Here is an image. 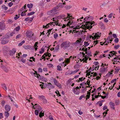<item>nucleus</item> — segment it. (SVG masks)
Returning a JSON list of instances; mask_svg holds the SVG:
<instances>
[{"label": "nucleus", "instance_id": "obj_1", "mask_svg": "<svg viewBox=\"0 0 120 120\" xmlns=\"http://www.w3.org/2000/svg\"><path fill=\"white\" fill-rule=\"evenodd\" d=\"M68 16L67 17L64 18V21H68V23L67 24V26H69L71 25V23H72L73 21L72 19L74 18H72V16H70V15L69 14H67Z\"/></svg>", "mask_w": 120, "mask_h": 120}, {"label": "nucleus", "instance_id": "obj_2", "mask_svg": "<svg viewBox=\"0 0 120 120\" xmlns=\"http://www.w3.org/2000/svg\"><path fill=\"white\" fill-rule=\"evenodd\" d=\"M58 7H55L52 10L47 12V14L49 15H54L56 13V12L58 11Z\"/></svg>", "mask_w": 120, "mask_h": 120}, {"label": "nucleus", "instance_id": "obj_3", "mask_svg": "<svg viewBox=\"0 0 120 120\" xmlns=\"http://www.w3.org/2000/svg\"><path fill=\"white\" fill-rule=\"evenodd\" d=\"M70 45V43L69 41H65L62 43L60 45L61 48L64 47V49H66Z\"/></svg>", "mask_w": 120, "mask_h": 120}, {"label": "nucleus", "instance_id": "obj_4", "mask_svg": "<svg viewBox=\"0 0 120 120\" xmlns=\"http://www.w3.org/2000/svg\"><path fill=\"white\" fill-rule=\"evenodd\" d=\"M101 36V33L100 32H97L96 33H93L91 36L93 39H98Z\"/></svg>", "mask_w": 120, "mask_h": 120}, {"label": "nucleus", "instance_id": "obj_5", "mask_svg": "<svg viewBox=\"0 0 120 120\" xmlns=\"http://www.w3.org/2000/svg\"><path fill=\"white\" fill-rule=\"evenodd\" d=\"M5 62H3V60H1V61H0V64L2 65L1 66V68L3 70H4L5 72H7L8 71L9 69H8L7 67H6V66L3 65V64H4Z\"/></svg>", "mask_w": 120, "mask_h": 120}, {"label": "nucleus", "instance_id": "obj_6", "mask_svg": "<svg viewBox=\"0 0 120 120\" xmlns=\"http://www.w3.org/2000/svg\"><path fill=\"white\" fill-rule=\"evenodd\" d=\"M1 43L2 44H5L9 42L8 39L7 38H2L0 39Z\"/></svg>", "mask_w": 120, "mask_h": 120}, {"label": "nucleus", "instance_id": "obj_7", "mask_svg": "<svg viewBox=\"0 0 120 120\" xmlns=\"http://www.w3.org/2000/svg\"><path fill=\"white\" fill-rule=\"evenodd\" d=\"M35 106H33V108L34 109H36L37 110H38L40 112L41 111L42 108L41 107L38 105H37V104H36L34 105Z\"/></svg>", "mask_w": 120, "mask_h": 120}, {"label": "nucleus", "instance_id": "obj_8", "mask_svg": "<svg viewBox=\"0 0 120 120\" xmlns=\"http://www.w3.org/2000/svg\"><path fill=\"white\" fill-rule=\"evenodd\" d=\"M104 67V66H103L100 70V72L101 73H104L105 71H107V67L105 68Z\"/></svg>", "mask_w": 120, "mask_h": 120}, {"label": "nucleus", "instance_id": "obj_9", "mask_svg": "<svg viewBox=\"0 0 120 120\" xmlns=\"http://www.w3.org/2000/svg\"><path fill=\"white\" fill-rule=\"evenodd\" d=\"M5 27V24L2 22H0V30L4 29Z\"/></svg>", "mask_w": 120, "mask_h": 120}, {"label": "nucleus", "instance_id": "obj_10", "mask_svg": "<svg viewBox=\"0 0 120 120\" xmlns=\"http://www.w3.org/2000/svg\"><path fill=\"white\" fill-rule=\"evenodd\" d=\"M4 108L6 111H9L11 109V107L8 105H6L4 107Z\"/></svg>", "mask_w": 120, "mask_h": 120}, {"label": "nucleus", "instance_id": "obj_11", "mask_svg": "<svg viewBox=\"0 0 120 120\" xmlns=\"http://www.w3.org/2000/svg\"><path fill=\"white\" fill-rule=\"evenodd\" d=\"M86 24V27L88 29L90 28V26H92V25L93 23V22H92L90 23L89 22H87Z\"/></svg>", "mask_w": 120, "mask_h": 120}, {"label": "nucleus", "instance_id": "obj_12", "mask_svg": "<svg viewBox=\"0 0 120 120\" xmlns=\"http://www.w3.org/2000/svg\"><path fill=\"white\" fill-rule=\"evenodd\" d=\"M16 49L15 48H13L10 51V55L11 56H12L15 54L16 52Z\"/></svg>", "mask_w": 120, "mask_h": 120}, {"label": "nucleus", "instance_id": "obj_13", "mask_svg": "<svg viewBox=\"0 0 120 120\" xmlns=\"http://www.w3.org/2000/svg\"><path fill=\"white\" fill-rule=\"evenodd\" d=\"M46 86L49 88H53L54 86L50 83H48L46 84Z\"/></svg>", "mask_w": 120, "mask_h": 120}, {"label": "nucleus", "instance_id": "obj_14", "mask_svg": "<svg viewBox=\"0 0 120 120\" xmlns=\"http://www.w3.org/2000/svg\"><path fill=\"white\" fill-rule=\"evenodd\" d=\"M26 36L28 38H31L32 37L34 34H32L31 32L26 33Z\"/></svg>", "mask_w": 120, "mask_h": 120}, {"label": "nucleus", "instance_id": "obj_15", "mask_svg": "<svg viewBox=\"0 0 120 120\" xmlns=\"http://www.w3.org/2000/svg\"><path fill=\"white\" fill-rule=\"evenodd\" d=\"M109 105H110L111 108L113 109H114L115 108L114 107L115 106V104L114 103L112 102H110Z\"/></svg>", "mask_w": 120, "mask_h": 120}, {"label": "nucleus", "instance_id": "obj_16", "mask_svg": "<svg viewBox=\"0 0 120 120\" xmlns=\"http://www.w3.org/2000/svg\"><path fill=\"white\" fill-rule=\"evenodd\" d=\"M33 19V18H30L28 17L26 18L25 19V21H31Z\"/></svg>", "mask_w": 120, "mask_h": 120}, {"label": "nucleus", "instance_id": "obj_17", "mask_svg": "<svg viewBox=\"0 0 120 120\" xmlns=\"http://www.w3.org/2000/svg\"><path fill=\"white\" fill-rule=\"evenodd\" d=\"M73 91L75 94H79V91L76 89H74L73 90Z\"/></svg>", "mask_w": 120, "mask_h": 120}, {"label": "nucleus", "instance_id": "obj_18", "mask_svg": "<svg viewBox=\"0 0 120 120\" xmlns=\"http://www.w3.org/2000/svg\"><path fill=\"white\" fill-rule=\"evenodd\" d=\"M26 5L24 6V7L22 8L21 9V11L23 12H26L27 11V10H26Z\"/></svg>", "mask_w": 120, "mask_h": 120}, {"label": "nucleus", "instance_id": "obj_19", "mask_svg": "<svg viewBox=\"0 0 120 120\" xmlns=\"http://www.w3.org/2000/svg\"><path fill=\"white\" fill-rule=\"evenodd\" d=\"M39 98L40 100H42L43 101L44 100L45 97L43 95L39 96L38 97Z\"/></svg>", "mask_w": 120, "mask_h": 120}, {"label": "nucleus", "instance_id": "obj_20", "mask_svg": "<svg viewBox=\"0 0 120 120\" xmlns=\"http://www.w3.org/2000/svg\"><path fill=\"white\" fill-rule=\"evenodd\" d=\"M88 59H89V60H91V58H90L88 57L87 58V57L86 56L84 58H83L82 60H85L86 63L87 62L86 61H87V60H88Z\"/></svg>", "mask_w": 120, "mask_h": 120}, {"label": "nucleus", "instance_id": "obj_21", "mask_svg": "<svg viewBox=\"0 0 120 120\" xmlns=\"http://www.w3.org/2000/svg\"><path fill=\"white\" fill-rule=\"evenodd\" d=\"M120 69V68L119 67H116V68L115 69V74L119 72Z\"/></svg>", "mask_w": 120, "mask_h": 120}, {"label": "nucleus", "instance_id": "obj_22", "mask_svg": "<svg viewBox=\"0 0 120 120\" xmlns=\"http://www.w3.org/2000/svg\"><path fill=\"white\" fill-rule=\"evenodd\" d=\"M116 57H115L112 60V61H115V60L116 59H119L120 60V55H119L118 56H116Z\"/></svg>", "mask_w": 120, "mask_h": 120}, {"label": "nucleus", "instance_id": "obj_23", "mask_svg": "<svg viewBox=\"0 0 120 120\" xmlns=\"http://www.w3.org/2000/svg\"><path fill=\"white\" fill-rule=\"evenodd\" d=\"M56 6H58V8L59 7H60L61 8H62L64 6V5H63V4L62 3H60L58 5Z\"/></svg>", "mask_w": 120, "mask_h": 120}, {"label": "nucleus", "instance_id": "obj_24", "mask_svg": "<svg viewBox=\"0 0 120 120\" xmlns=\"http://www.w3.org/2000/svg\"><path fill=\"white\" fill-rule=\"evenodd\" d=\"M42 110L41 111H40V112L39 113V116L41 118L42 116H44V113L42 112Z\"/></svg>", "mask_w": 120, "mask_h": 120}, {"label": "nucleus", "instance_id": "obj_25", "mask_svg": "<svg viewBox=\"0 0 120 120\" xmlns=\"http://www.w3.org/2000/svg\"><path fill=\"white\" fill-rule=\"evenodd\" d=\"M8 112L9 111H6L4 112V115L7 117H8L9 115V113Z\"/></svg>", "mask_w": 120, "mask_h": 120}, {"label": "nucleus", "instance_id": "obj_26", "mask_svg": "<svg viewBox=\"0 0 120 120\" xmlns=\"http://www.w3.org/2000/svg\"><path fill=\"white\" fill-rule=\"evenodd\" d=\"M59 47L60 46L59 45H58L56 46L55 49L56 51L57 52L58 51Z\"/></svg>", "mask_w": 120, "mask_h": 120}, {"label": "nucleus", "instance_id": "obj_27", "mask_svg": "<svg viewBox=\"0 0 120 120\" xmlns=\"http://www.w3.org/2000/svg\"><path fill=\"white\" fill-rule=\"evenodd\" d=\"M33 4H32L30 3V4H27V6L29 8H31L33 7Z\"/></svg>", "mask_w": 120, "mask_h": 120}, {"label": "nucleus", "instance_id": "obj_28", "mask_svg": "<svg viewBox=\"0 0 120 120\" xmlns=\"http://www.w3.org/2000/svg\"><path fill=\"white\" fill-rule=\"evenodd\" d=\"M2 8L3 9L5 10H6L8 9V7H7L5 6L4 5H3L2 6Z\"/></svg>", "mask_w": 120, "mask_h": 120}, {"label": "nucleus", "instance_id": "obj_29", "mask_svg": "<svg viewBox=\"0 0 120 120\" xmlns=\"http://www.w3.org/2000/svg\"><path fill=\"white\" fill-rule=\"evenodd\" d=\"M34 74L35 75H36V76H36L38 78H39V76H40V75L39 74H38L36 71H35V73H34Z\"/></svg>", "mask_w": 120, "mask_h": 120}, {"label": "nucleus", "instance_id": "obj_30", "mask_svg": "<svg viewBox=\"0 0 120 120\" xmlns=\"http://www.w3.org/2000/svg\"><path fill=\"white\" fill-rule=\"evenodd\" d=\"M35 12L34 11H32L30 13H29L27 14V16H29L30 15H32L34 14Z\"/></svg>", "mask_w": 120, "mask_h": 120}, {"label": "nucleus", "instance_id": "obj_31", "mask_svg": "<svg viewBox=\"0 0 120 120\" xmlns=\"http://www.w3.org/2000/svg\"><path fill=\"white\" fill-rule=\"evenodd\" d=\"M20 29V27L19 26H17L14 30H15L16 31H18Z\"/></svg>", "mask_w": 120, "mask_h": 120}, {"label": "nucleus", "instance_id": "obj_32", "mask_svg": "<svg viewBox=\"0 0 120 120\" xmlns=\"http://www.w3.org/2000/svg\"><path fill=\"white\" fill-rule=\"evenodd\" d=\"M59 21L55 22V24H56V25H58L59 26H61L62 25L60 23H59V22H58Z\"/></svg>", "mask_w": 120, "mask_h": 120}, {"label": "nucleus", "instance_id": "obj_33", "mask_svg": "<svg viewBox=\"0 0 120 120\" xmlns=\"http://www.w3.org/2000/svg\"><path fill=\"white\" fill-rule=\"evenodd\" d=\"M8 97L9 98V99L11 101L12 103L13 104H14V101H13L12 99L11 98V97H10V96L9 95H8Z\"/></svg>", "mask_w": 120, "mask_h": 120}, {"label": "nucleus", "instance_id": "obj_34", "mask_svg": "<svg viewBox=\"0 0 120 120\" xmlns=\"http://www.w3.org/2000/svg\"><path fill=\"white\" fill-rule=\"evenodd\" d=\"M71 7L70 6H65L64 7L65 9H66L67 10H68L70 8H71Z\"/></svg>", "mask_w": 120, "mask_h": 120}, {"label": "nucleus", "instance_id": "obj_35", "mask_svg": "<svg viewBox=\"0 0 120 120\" xmlns=\"http://www.w3.org/2000/svg\"><path fill=\"white\" fill-rule=\"evenodd\" d=\"M53 82L56 85L59 83V82H58L55 79H54Z\"/></svg>", "mask_w": 120, "mask_h": 120}, {"label": "nucleus", "instance_id": "obj_36", "mask_svg": "<svg viewBox=\"0 0 120 120\" xmlns=\"http://www.w3.org/2000/svg\"><path fill=\"white\" fill-rule=\"evenodd\" d=\"M25 42V41L24 40L22 41L21 42V43H20L19 44V46H21Z\"/></svg>", "mask_w": 120, "mask_h": 120}, {"label": "nucleus", "instance_id": "obj_37", "mask_svg": "<svg viewBox=\"0 0 120 120\" xmlns=\"http://www.w3.org/2000/svg\"><path fill=\"white\" fill-rule=\"evenodd\" d=\"M57 69L58 70L60 71H61L62 70V69L61 68V67L60 66H57Z\"/></svg>", "mask_w": 120, "mask_h": 120}, {"label": "nucleus", "instance_id": "obj_38", "mask_svg": "<svg viewBox=\"0 0 120 120\" xmlns=\"http://www.w3.org/2000/svg\"><path fill=\"white\" fill-rule=\"evenodd\" d=\"M26 12H23L22 11V12L21 13V15L22 16H25L26 15V14L25 13Z\"/></svg>", "mask_w": 120, "mask_h": 120}, {"label": "nucleus", "instance_id": "obj_39", "mask_svg": "<svg viewBox=\"0 0 120 120\" xmlns=\"http://www.w3.org/2000/svg\"><path fill=\"white\" fill-rule=\"evenodd\" d=\"M44 50L43 48H42L41 49V51H40L39 52L40 53L42 54L44 52Z\"/></svg>", "mask_w": 120, "mask_h": 120}, {"label": "nucleus", "instance_id": "obj_40", "mask_svg": "<svg viewBox=\"0 0 120 120\" xmlns=\"http://www.w3.org/2000/svg\"><path fill=\"white\" fill-rule=\"evenodd\" d=\"M58 34L56 33L54 35V37L55 39H56L58 37Z\"/></svg>", "mask_w": 120, "mask_h": 120}, {"label": "nucleus", "instance_id": "obj_41", "mask_svg": "<svg viewBox=\"0 0 120 120\" xmlns=\"http://www.w3.org/2000/svg\"><path fill=\"white\" fill-rule=\"evenodd\" d=\"M70 60V58L66 59L65 61L66 63H68L69 62Z\"/></svg>", "mask_w": 120, "mask_h": 120}, {"label": "nucleus", "instance_id": "obj_42", "mask_svg": "<svg viewBox=\"0 0 120 120\" xmlns=\"http://www.w3.org/2000/svg\"><path fill=\"white\" fill-rule=\"evenodd\" d=\"M39 111L37 110H36L35 111V114L36 115H38V112Z\"/></svg>", "mask_w": 120, "mask_h": 120}, {"label": "nucleus", "instance_id": "obj_43", "mask_svg": "<svg viewBox=\"0 0 120 120\" xmlns=\"http://www.w3.org/2000/svg\"><path fill=\"white\" fill-rule=\"evenodd\" d=\"M99 24V25L101 26L102 27H103L104 26L103 23L101 22H100Z\"/></svg>", "mask_w": 120, "mask_h": 120}, {"label": "nucleus", "instance_id": "obj_44", "mask_svg": "<svg viewBox=\"0 0 120 120\" xmlns=\"http://www.w3.org/2000/svg\"><path fill=\"white\" fill-rule=\"evenodd\" d=\"M120 45H115L114 46V48L116 49H117L120 47Z\"/></svg>", "mask_w": 120, "mask_h": 120}, {"label": "nucleus", "instance_id": "obj_45", "mask_svg": "<svg viewBox=\"0 0 120 120\" xmlns=\"http://www.w3.org/2000/svg\"><path fill=\"white\" fill-rule=\"evenodd\" d=\"M31 95H30V96H28V97H30L29 98V99H28V97H27L26 98V100H28V101H29L30 102V101L29 99H31L32 98L31 97Z\"/></svg>", "mask_w": 120, "mask_h": 120}, {"label": "nucleus", "instance_id": "obj_46", "mask_svg": "<svg viewBox=\"0 0 120 120\" xmlns=\"http://www.w3.org/2000/svg\"><path fill=\"white\" fill-rule=\"evenodd\" d=\"M43 101V102L44 104H46L47 103V101L46 99L45 98L44 99V100Z\"/></svg>", "mask_w": 120, "mask_h": 120}, {"label": "nucleus", "instance_id": "obj_47", "mask_svg": "<svg viewBox=\"0 0 120 120\" xmlns=\"http://www.w3.org/2000/svg\"><path fill=\"white\" fill-rule=\"evenodd\" d=\"M115 62H116V63L117 64V62L120 63V60L118 59H116L115 60V61H114Z\"/></svg>", "mask_w": 120, "mask_h": 120}, {"label": "nucleus", "instance_id": "obj_48", "mask_svg": "<svg viewBox=\"0 0 120 120\" xmlns=\"http://www.w3.org/2000/svg\"><path fill=\"white\" fill-rule=\"evenodd\" d=\"M90 92H88L87 93V95L86 96V97H88V99L90 97Z\"/></svg>", "mask_w": 120, "mask_h": 120}, {"label": "nucleus", "instance_id": "obj_49", "mask_svg": "<svg viewBox=\"0 0 120 120\" xmlns=\"http://www.w3.org/2000/svg\"><path fill=\"white\" fill-rule=\"evenodd\" d=\"M85 79V78L82 77L79 78V81H82L83 80H84Z\"/></svg>", "mask_w": 120, "mask_h": 120}, {"label": "nucleus", "instance_id": "obj_50", "mask_svg": "<svg viewBox=\"0 0 120 120\" xmlns=\"http://www.w3.org/2000/svg\"><path fill=\"white\" fill-rule=\"evenodd\" d=\"M56 85L60 88H61V84H60L59 83L57 84Z\"/></svg>", "mask_w": 120, "mask_h": 120}, {"label": "nucleus", "instance_id": "obj_51", "mask_svg": "<svg viewBox=\"0 0 120 120\" xmlns=\"http://www.w3.org/2000/svg\"><path fill=\"white\" fill-rule=\"evenodd\" d=\"M13 4V3L11 2L8 3V5L10 7H11L12 6Z\"/></svg>", "mask_w": 120, "mask_h": 120}, {"label": "nucleus", "instance_id": "obj_52", "mask_svg": "<svg viewBox=\"0 0 120 120\" xmlns=\"http://www.w3.org/2000/svg\"><path fill=\"white\" fill-rule=\"evenodd\" d=\"M21 36V35L20 34H19L17 35L16 38V39H17L20 38Z\"/></svg>", "mask_w": 120, "mask_h": 120}, {"label": "nucleus", "instance_id": "obj_53", "mask_svg": "<svg viewBox=\"0 0 120 120\" xmlns=\"http://www.w3.org/2000/svg\"><path fill=\"white\" fill-rule=\"evenodd\" d=\"M5 102V101H4L3 100L2 101L1 103L2 106H4Z\"/></svg>", "mask_w": 120, "mask_h": 120}, {"label": "nucleus", "instance_id": "obj_54", "mask_svg": "<svg viewBox=\"0 0 120 120\" xmlns=\"http://www.w3.org/2000/svg\"><path fill=\"white\" fill-rule=\"evenodd\" d=\"M38 71L39 72H42V70L41 68H39L38 69Z\"/></svg>", "mask_w": 120, "mask_h": 120}, {"label": "nucleus", "instance_id": "obj_55", "mask_svg": "<svg viewBox=\"0 0 120 120\" xmlns=\"http://www.w3.org/2000/svg\"><path fill=\"white\" fill-rule=\"evenodd\" d=\"M49 118L50 120H53L54 119L52 116H49Z\"/></svg>", "mask_w": 120, "mask_h": 120}, {"label": "nucleus", "instance_id": "obj_56", "mask_svg": "<svg viewBox=\"0 0 120 120\" xmlns=\"http://www.w3.org/2000/svg\"><path fill=\"white\" fill-rule=\"evenodd\" d=\"M94 64L95 66H99L98 65L99 64V63L98 62H94Z\"/></svg>", "mask_w": 120, "mask_h": 120}, {"label": "nucleus", "instance_id": "obj_57", "mask_svg": "<svg viewBox=\"0 0 120 120\" xmlns=\"http://www.w3.org/2000/svg\"><path fill=\"white\" fill-rule=\"evenodd\" d=\"M3 117V114L2 113H0V119H1Z\"/></svg>", "mask_w": 120, "mask_h": 120}, {"label": "nucleus", "instance_id": "obj_58", "mask_svg": "<svg viewBox=\"0 0 120 120\" xmlns=\"http://www.w3.org/2000/svg\"><path fill=\"white\" fill-rule=\"evenodd\" d=\"M81 40V39H80L79 40H77L76 42V43H79V42Z\"/></svg>", "mask_w": 120, "mask_h": 120}, {"label": "nucleus", "instance_id": "obj_59", "mask_svg": "<svg viewBox=\"0 0 120 120\" xmlns=\"http://www.w3.org/2000/svg\"><path fill=\"white\" fill-rule=\"evenodd\" d=\"M113 14L112 13H111L109 14L108 16V17L109 18H112Z\"/></svg>", "mask_w": 120, "mask_h": 120}, {"label": "nucleus", "instance_id": "obj_60", "mask_svg": "<svg viewBox=\"0 0 120 120\" xmlns=\"http://www.w3.org/2000/svg\"><path fill=\"white\" fill-rule=\"evenodd\" d=\"M3 87L4 89H5L6 90H7V87L4 84L3 85Z\"/></svg>", "mask_w": 120, "mask_h": 120}, {"label": "nucleus", "instance_id": "obj_61", "mask_svg": "<svg viewBox=\"0 0 120 120\" xmlns=\"http://www.w3.org/2000/svg\"><path fill=\"white\" fill-rule=\"evenodd\" d=\"M17 108H18V105L17 104H16L14 102V104H13Z\"/></svg>", "mask_w": 120, "mask_h": 120}, {"label": "nucleus", "instance_id": "obj_62", "mask_svg": "<svg viewBox=\"0 0 120 120\" xmlns=\"http://www.w3.org/2000/svg\"><path fill=\"white\" fill-rule=\"evenodd\" d=\"M115 42V43H117L119 41V39L118 38H116L114 40Z\"/></svg>", "mask_w": 120, "mask_h": 120}, {"label": "nucleus", "instance_id": "obj_63", "mask_svg": "<svg viewBox=\"0 0 120 120\" xmlns=\"http://www.w3.org/2000/svg\"><path fill=\"white\" fill-rule=\"evenodd\" d=\"M19 18V16L17 15H16V17H14V19L15 20H17Z\"/></svg>", "mask_w": 120, "mask_h": 120}, {"label": "nucleus", "instance_id": "obj_64", "mask_svg": "<svg viewBox=\"0 0 120 120\" xmlns=\"http://www.w3.org/2000/svg\"><path fill=\"white\" fill-rule=\"evenodd\" d=\"M98 104L100 106H101L102 105V103L101 102H98Z\"/></svg>", "mask_w": 120, "mask_h": 120}]
</instances>
